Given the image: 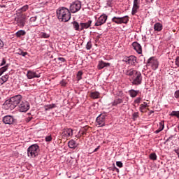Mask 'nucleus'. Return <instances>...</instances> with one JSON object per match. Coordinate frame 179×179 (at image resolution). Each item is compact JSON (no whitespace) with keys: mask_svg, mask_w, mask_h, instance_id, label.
I'll return each mask as SVG.
<instances>
[{"mask_svg":"<svg viewBox=\"0 0 179 179\" xmlns=\"http://www.w3.org/2000/svg\"><path fill=\"white\" fill-rule=\"evenodd\" d=\"M3 106H6V110H14L17 107L20 113H27L30 110V103L23 99L21 94H17L10 98L4 102Z\"/></svg>","mask_w":179,"mask_h":179,"instance_id":"nucleus-1","label":"nucleus"},{"mask_svg":"<svg viewBox=\"0 0 179 179\" xmlns=\"http://www.w3.org/2000/svg\"><path fill=\"white\" fill-rule=\"evenodd\" d=\"M125 75L129 77V82L131 83L132 86H139L142 85V73L141 71L131 68L125 71Z\"/></svg>","mask_w":179,"mask_h":179,"instance_id":"nucleus-2","label":"nucleus"},{"mask_svg":"<svg viewBox=\"0 0 179 179\" xmlns=\"http://www.w3.org/2000/svg\"><path fill=\"white\" fill-rule=\"evenodd\" d=\"M56 16L59 20L61 22H69L71 20V17H72L71 15V11L68 8L64 6H60L56 10Z\"/></svg>","mask_w":179,"mask_h":179,"instance_id":"nucleus-3","label":"nucleus"},{"mask_svg":"<svg viewBox=\"0 0 179 179\" xmlns=\"http://www.w3.org/2000/svg\"><path fill=\"white\" fill-rule=\"evenodd\" d=\"M38 152H40V147L37 144H33L30 145L27 149L28 157H37L38 156Z\"/></svg>","mask_w":179,"mask_h":179,"instance_id":"nucleus-4","label":"nucleus"},{"mask_svg":"<svg viewBox=\"0 0 179 179\" xmlns=\"http://www.w3.org/2000/svg\"><path fill=\"white\" fill-rule=\"evenodd\" d=\"M2 122L6 125H16L17 124V119L13 115H6L2 117Z\"/></svg>","mask_w":179,"mask_h":179,"instance_id":"nucleus-5","label":"nucleus"},{"mask_svg":"<svg viewBox=\"0 0 179 179\" xmlns=\"http://www.w3.org/2000/svg\"><path fill=\"white\" fill-rule=\"evenodd\" d=\"M122 62H125V64L131 65V66H136V64H138V58L135 55L126 56L122 59Z\"/></svg>","mask_w":179,"mask_h":179,"instance_id":"nucleus-6","label":"nucleus"},{"mask_svg":"<svg viewBox=\"0 0 179 179\" xmlns=\"http://www.w3.org/2000/svg\"><path fill=\"white\" fill-rule=\"evenodd\" d=\"M82 8V1L79 0H76L73 1L70 5L69 10L71 13H76V12H79Z\"/></svg>","mask_w":179,"mask_h":179,"instance_id":"nucleus-7","label":"nucleus"},{"mask_svg":"<svg viewBox=\"0 0 179 179\" xmlns=\"http://www.w3.org/2000/svg\"><path fill=\"white\" fill-rule=\"evenodd\" d=\"M146 65L150 66L152 71H156L159 68V60L155 57H151L148 59Z\"/></svg>","mask_w":179,"mask_h":179,"instance_id":"nucleus-8","label":"nucleus"},{"mask_svg":"<svg viewBox=\"0 0 179 179\" xmlns=\"http://www.w3.org/2000/svg\"><path fill=\"white\" fill-rule=\"evenodd\" d=\"M107 117V113L103 112L101 113L96 119V125L99 127L106 126V117Z\"/></svg>","mask_w":179,"mask_h":179,"instance_id":"nucleus-9","label":"nucleus"},{"mask_svg":"<svg viewBox=\"0 0 179 179\" xmlns=\"http://www.w3.org/2000/svg\"><path fill=\"white\" fill-rule=\"evenodd\" d=\"M27 21V16L25 14H21L17 17V24L21 29H23L26 26V22Z\"/></svg>","mask_w":179,"mask_h":179,"instance_id":"nucleus-10","label":"nucleus"},{"mask_svg":"<svg viewBox=\"0 0 179 179\" xmlns=\"http://www.w3.org/2000/svg\"><path fill=\"white\" fill-rule=\"evenodd\" d=\"M107 19H108V16L106 14H102L101 15L99 18L96 20V22L94 24L95 27H99V26H103L106 22H107Z\"/></svg>","mask_w":179,"mask_h":179,"instance_id":"nucleus-11","label":"nucleus"},{"mask_svg":"<svg viewBox=\"0 0 179 179\" xmlns=\"http://www.w3.org/2000/svg\"><path fill=\"white\" fill-rule=\"evenodd\" d=\"M141 0H134L133 8L131 10L132 16H135L138 13V9L141 8Z\"/></svg>","mask_w":179,"mask_h":179,"instance_id":"nucleus-12","label":"nucleus"},{"mask_svg":"<svg viewBox=\"0 0 179 179\" xmlns=\"http://www.w3.org/2000/svg\"><path fill=\"white\" fill-rule=\"evenodd\" d=\"M41 73L38 71H34L31 70H29L27 73V79H34V78H40Z\"/></svg>","mask_w":179,"mask_h":179,"instance_id":"nucleus-13","label":"nucleus"},{"mask_svg":"<svg viewBox=\"0 0 179 179\" xmlns=\"http://www.w3.org/2000/svg\"><path fill=\"white\" fill-rule=\"evenodd\" d=\"M109 66H111L110 63L105 62L103 60H99L97 65V69L99 71L103 69V68H108Z\"/></svg>","mask_w":179,"mask_h":179,"instance_id":"nucleus-14","label":"nucleus"},{"mask_svg":"<svg viewBox=\"0 0 179 179\" xmlns=\"http://www.w3.org/2000/svg\"><path fill=\"white\" fill-rule=\"evenodd\" d=\"M134 50L138 54H142V46L137 41H134L131 44Z\"/></svg>","mask_w":179,"mask_h":179,"instance_id":"nucleus-15","label":"nucleus"},{"mask_svg":"<svg viewBox=\"0 0 179 179\" xmlns=\"http://www.w3.org/2000/svg\"><path fill=\"white\" fill-rule=\"evenodd\" d=\"M92 21L91 20H88L87 22H80V27L81 31L85 30V29H89L92 26Z\"/></svg>","mask_w":179,"mask_h":179,"instance_id":"nucleus-16","label":"nucleus"},{"mask_svg":"<svg viewBox=\"0 0 179 179\" xmlns=\"http://www.w3.org/2000/svg\"><path fill=\"white\" fill-rule=\"evenodd\" d=\"M124 103V99L121 98H115L113 102H111V106L113 107H117V106H120V104H122Z\"/></svg>","mask_w":179,"mask_h":179,"instance_id":"nucleus-17","label":"nucleus"},{"mask_svg":"<svg viewBox=\"0 0 179 179\" xmlns=\"http://www.w3.org/2000/svg\"><path fill=\"white\" fill-rule=\"evenodd\" d=\"M62 134L64 136H66V138H69V136H72L73 135V129L69 128V129H65Z\"/></svg>","mask_w":179,"mask_h":179,"instance_id":"nucleus-18","label":"nucleus"},{"mask_svg":"<svg viewBox=\"0 0 179 179\" xmlns=\"http://www.w3.org/2000/svg\"><path fill=\"white\" fill-rule=\"evenodd\" d=\"M128 93H129L130 97H131L132 99H135V97H136V96H138V94H139L140 91L131 89L128 91Z\"/></svg>","mask_w":179,"mask_h":179,"instance_id":"nucleus-19","label":"nucleus"},{"mask_svg":"<svg viewBox=\"0 0 179 179\" xmlns=\"http://www.w3.org/2000/svg\"><path fill=\"white\" fill-rule=\"evenodd\" d=\"M163 129H164V120L159 122V128L154 131V134H160Z\"/></svg>","mask_w":179,"mask_h":179,"instance_id":"nucleus-20","label":"nucleus"},{"mask_svg":"<svg viewBox=\"0 0 179 179\" xmlns=\"http://www.w3.org/2000/svg\"><path fill=\"white\" fill-rule=\"evenodd\" d=\"M71 24L73 25V29L76 30V31H81L80 30V24L78 22V21L74 20L71 22Z\"/></svg>","mask_w":179,"mask_h":179,"instance_id":"nucleus-21","label":"nucleus"},{"mask_svg":"<svg viewBox=\"0 0 179 179\" xmlns=\"http://www.w3.org/2000/svg\"><path fill=\"white\" fill-rule=\"evenodd\" d=\"M79 144L76 143V141L74 140H70L68 143V146L70 149H76Z\"/></svg>","mask_w":179,"mask_h":179,"instance_id":"nucleus-22","label":"nucleus"},{"mask_svg":"<svg viewBox=\"0 0 179 179\" xmlns=\"http://www.w3.org/2000/svg\"><path fill=\"white\" fill-rule=\"evenodd\" d=\"M154 30L155 31H162V30H163V24L160 22H156L154 24Z\"/></svg>","mask_w":179,"mask_h":179,"instance_id":"nucleus-23","label":"nucleus"},{"mask_svg":"<svg viewBox=\"0 0 179 179\" xmlns=\"http://www.w3.org/2000/svg\"><path fill=\"white\" fill-rule=\"evenodd\" d=\"M120 24H127L128 22H129V16L124 15L123 17H120Z\"/></svg>","mask_w":179,"mask_h":179,"instance_id":"nucleus-24","label":"nucleus"},{"mask_svg":"<svg viewBox=\"0 0 179 179\" xmlns=\"http://www.w3.org/2000/svg\"><path fill=\"white\" fill-rule=\"evenodd\" d=\"M8 79H9V73H7L0 78V83L1 85H3V83H6L8 82Z\"/></svg>","mask_w":179,"mask_h":179,"instance_id":"nucleus-25","label":"nucleus"},{"mask_svg":"<svg viewBox=\"0 0 179 179\" xmlns=\"http://www.w3.org/2000/svg\"><path fill=\"white\" fill-rule=\"evenodd\" d=\"M9 64H6L4 66L0 68V76H2L9 69Z\"/></svg>","mask_w":179,"mask_h":179,"instance_id":"nucleus-26","label":"nucleus"},{"mask_svg":"<svg viewBox=\"0 0 179 179\" xmlns=\"http://www.w3.org/2000/svg\"><path fill=\"white\" fill-rule=\"evenodd\" d=\"M176 135H177V134H175L173 135H170L168 138H167V134L165 135V138H164V145H166L167 143V142H170L171 141H173V138H176Z\"/></svg>","mask_w":179,"mask_h":179,"instance_id":"nucleus-27","label":"nucleus"},{"mask_svg":"<svg viewBox=\"0 0 179 179\" xmlns=\"http://www.w3.org/2000/svg\"><path fill=\"white\" fill-rule=\"evenodd\" d=\"M22 36H26V31L21 29L15 33V37H17V38H20Z\"/></svg>","mask_w":179,"mask_h":179,"instance_id":"nucleus-28","label":"nucleus"},{"mask_svg":"<svg viewBox=\"0 0 179 179\" xmlns=\"http://www.w3.org/2000/svg\"><path fill=\"white\" fill-rule=\"evenodd\" d=\"M50 32H40L39 33V37L41 38H50Z\"/></svg>","mask_w":179,"mask_h":179,"instance_id":"nucleus-29","label":"nucleus"},{"mask_svg":"<svg viewBox=\"0 0 179 179\" xmlns=\"http://www.w3.org/2000/svg\"><path fill=\"white\" fill-rule=\"evenodd\" d=\"M90 97H91V99H99V97H100V92H97V91L91 92Z\"/></svg>","mask_w":179,"mask_h":179,"instance_id":"nucleus-30","label":"nucleus"},{"mask_svg":"<svg viewBox=\"0 0 179 179\" xmlns=\"http://www.w3.org/2000/svg\"><path fill=\"white\" fill-rule=\"evenodd\" d=\"M17 54H18V55H21V57H24V58H26L27 55L29 57V52H24L22 49H18Z\"/></svg>","mask_w":179,"mask_h":179,"instance_id":"nucleus-31","label":"nucleus"},{"mask_svg":"<svg viewBox=\"0 0 179 179\" xmlns=\"http://www.w3.org/2000/svg\"><path fill=\"white\" fill-rule=\"evenodd\" d=\"M111 22L113 23H115V24H121V21H120V17L114 16L111 19Z\"/></svg>","mask_w":179,"mask_h":179,"instance_id":"nucleus-32","label":"nucleus"},{"mask_svg":"<svg viewBox=\"0 0 179 179\" xmlns=\"http://www.w3.org/2000/svg\"><path fill=\"white\" fill-rule=\"evenodd\" d=\"M146 107H148L146 102H143V104H141L139 108V110L141 111V113H145L144 110L146 108Z\"/></svg>","mask_w":179,"mask_h":179,"instance_id":"nucleus-33","label":"nucleus"},{"mask_svg":"<svg viewBox=\"0 0 179 179\" xmlns=\"http://www.w3.org/2000/svg\"><path fill=\"white\" fill-rule=\"evenodd\" d=\"M55 107H57V105H55V103L46 105V106H45V111H48V110L55 108Z\"/></svg>","mask_w":179,"mask_h":179,"instance_id":"nucleus-34","label":"nucleus"},{"mask_svg":"<svg viewBox=\"0 0 179 179\" xmlns=\"http://www.w3.org/2000/svg\"><path fill=\"white\" fill-rule=\"evenodd\" d=\"M169 115L171 117H176L179 120V110H173Z\"/></svg>","mask_w":179,"mask_h":179,"instance_id":"nucleus-35","label":"nucleus"},{"mask_svg":"<svg viewBox=\"0 0 179 179\" xmlns=\"http://www.w3.org/2000/svg\"><path fill=\"white\" fill-rule=\"evenodd\" d=\"M82 76H83V71H79L76 74V78L78 82H79V80H82Z\"/></svg>","mask_w":179,"mask_h":179,"instance_id":"nucleus-36","label":"nucleus"},{"mask_svg":"<svg viewBox=\"0 0 179 179\" xmlns=\"http://www.w3.org/2000/svg\"><path fill=\"white\" fill-rule=\"evenodd\" d=\"M138 62H141V64H146V59L145 58V56H143V55L138 57Z\"/></svg>","mask_w":179,"mask_h":179,"instance_id":"nucleus-37","label":"nucleus"},{"mask_svg":"<svg viewBox=\"0 0 179 179\" xmlns=\"http://www.w3.org/2000/svg\"><path fill=\"white\" fill-rule=\"evenodd\" d=\"M139 118V112H134L132 115L133 121H136Z\"/></svg>","mask_w":179,"mask_h":179,"instance_id":"nucleus-38","label":"nucleus"},{"mask_svg":"<svg viewBox=\"0 0 179 179\" xmlns=\"http://www.w3.org/2000/svg\"><path fill=\"white\" fill-rule=\"evenodd\" d=\"M150 160H153V161L157 160V155L155 152L151 153L150 155Z\"/></svg>","mask_w":179,"mask_h":179,"instance_id":"nucleus-39","label":"nucleus"},{"mask_svg":"<svg viewBox=\"0 0 179 179\" xmlns=\"http://www.w3.org/2000/svg\"><path fill=\"white\" fill-rule=\"evenodd\" d=\"M92 47H93V44H92V40H90L86 45V50H92Z\"/></svg>","mask_w":179,"mask_h":179,"instance_id":"nucleus-40","label":"nucleus"},{"mask_svg":"<svg viewBox=\"0 0 179 179\" xmlns=\"http://www.w3.org/2000/svg\"><path fill=\"white\" fill-rule=\"evenodd\" d=\"M28 10H29V5H27V4L24 5V6H22V7L20 9V10L21 12H26V11Z\"/></svg>","mask_w":179,"mask_h":179,"instance_id":"nucleus-41","label":"nucleus"},{"mask_svg":"<svg viewBox=\"0 0 179 179\" xmlns=\"http://www.w3.org/2000/svg\"><path fill=\"white\" fill-rule=\"evenodd\" d=\"M59 83H60L61 86H62L63 87H65L66 86V85H68V82H66V80H64V79L61 80Z\"/></svg>","mask_w":179,"mask_h":179,"instance_id":"nucleus-42","label":"nucleus"},{"mask_svg":"<svg viewBox=\"0 0 179 179\" xmlns=\"http://www.w3.org/2000/svg\"><path fill=\"white\" fill-rule=\"evenodd\" d=\"M116 166L120 169H122V167H124V164H122V162L120 161H117L116 162Z\"/></svg>","mask_w":179,"mask_h":179,"instance_id":"nucleus-43","label":"nucleus"},{"mask_svg":"<svg viewBox=\"0 0 179 179\" xmlns=\"http://www.w3.org/2000/svg\"><path fill=\"white\" fill-rule=\"evenodd\" d=\"M142 100V97H137L134 101V104H139Z\"/></svg>","mask_w":179,"mask_h":179,"instance_id":"nucleus-44","label":"nucleus"},{"mask_svg":"<svg viewBox=\"0 0 179 179\" xmlns=\"http://www.w3.org/2000/svg\"><path fill=\"white\" fill-rule=\"evenodd\" d=\"M45 142H51L52 141V136L51 135L47 136L45 138Z\"/></svg>","mask_w":179,"mask_h":179,"instance_id":"nucleus-45","label":"nucleus"},{"mask_svg":"<svg viewBox=\"0 0 179 179\" xmlns=\"http://www.w3.org/2000/svg\"><path fill=\"white\" fill-rule=\"evenodd\" d=\"M31 120H33V115L28 116L25 118V122L29 123Z\"/></svg>","mask_w":179,"mask_h":179,"instance_id":"nucleus-46","label":"nucleus"},{"mask_svg":"<svg viewBox=\"0 0 179 179\" xmlns=\"http://www.w3.org/2000/svg\"><path fill=\"white\" fill-rule=\"evenodd\" d=\"M5 65H6V59L5 58H3L0 64V66H5Z\"/></svg>","mask_w":179,"mask_h":179,"instance_id":"nucleus-47","label":"nucleus"},{"mask_svg":"<svg viewBox=\"0 0 179 179\" xmlns=\"http://www.w3.org/2000/svg\"><path fill=\"white\" fill-rule=\"evenodd\" d=\"M36 20H37V15L34 16V17H31L29 19V22H31V23H33L34 22H36Z\"/></svg>","mask_w":179,"mask_h":179,"instance_id":"nucleus-48","label":"nucleus"},{"mask_svg":"<svg viewBox=\"0 0 179 179\" xmlns=\"http://www.w3.org/2000/svg\"><path fill=\"white\" fill-rule=\"evenodd\" d=\"M106 5L107 6H109L110 8H111V6H113V1L107 0Z\"/></svg>","mask_w":179,"mask_h":179,"instance_id":"nucleus-49","label":"nucleus"},{"mask_svg":"<svg viewBox=\"0 0 179 179\" xmlns=\"http://www.w3.org/2000/svg\"><path fill=\"white\" fill-rule=\"evenodd\" d=\"M175 99H179V90H176L174 93Z\"/></svg>","mask_w":179,"mask_h":179,"instance_id":"nucleus-50","label":"nucleus"},{"mask_svg":"<svg viewBox=\"0 0 179 179\" xmlns=\"http://www.w3.org/2000/svg\"><path fill=\"white\" fill-rule=\"evenodd\" d=\"M175 65L179 68V56H178L175 60Z\"/></svg>","mask_w":179,"mask_h":179,"instance_id":"nucleus-51","label":"nucleus"},{"mask_svg":"<svg viewBox=\"0 0 179 179\" xmlns=\"http://www.w3.org/2000/svg\"><path fill=\"white\" fill-rule=\"evenodd\" d=\"M57 59L58 61H61V62H66V59L64 57H58Z\"/></svg>","mask_w":179,"mask_h":179,"instance_id":"nucleus-52","label":"nucleus"},{"mask_svg":"<svg viewBox=\"0 0 179 179\" xmlns=\"http://www.w3.org/2000/svg\"><path fill=\"white\" fill-rule=\"evenodd\" d=\"M113 171H116L117 173H120V169L117 168L115 166L113 167Z\"/></svg>","mask_w":179,"mask_h":179,"instance_id":"nucleus-53","label":"nucleus"},{"mask_svg":"<svg viewBox=\"0 0 179 179\" xmlns=\"http://www.w3.org/2000/svg\"><path fill=\"white\" fill-rule=\"evenodd\" d=\"M3 48V41L0 38V50H2Z\"/></svg>","mask_w":179,"mask_h":179,"instance_id":"nucleus-54","label":"nucleus"},{"mask_svg":"<svg viewBox=\"0 0 179 179\" xmlns=\"http://www.w3.org/2000/svg\"><path fill=\"white\" fill-rule=\"evenodd\" d=\"M100 145H99L96 148H95L94 150V151L92 152V153H94V152H98V150H99V149H100Z\"/></svg>","mask_w":179,"mask_h":179,"instance_id":"nucleus-55","label":"nucleus"},{"mask_svg":"<svg viewBox=\"0 0 179 179\" xmlns=\"http://www.w3.org/2000/svg\"><path fill=\"white\" fill-rule=\"evenodd\" d=\"M122 94H124V93L122 92V91H120L119 94H117V96H119V97H121V96H122Z\"/></svg>","mask_w":179,"mask_h":179,"instance_id":"nucleus-56","label":"nucleus"},{"mask_svg":"<svg viewBox=\"0 0 179 179\" xmlns=\"http://www.w3.org/2000/svg\"><path fill=\"white\" fill-rule=\"evenodd\" d=\"M108 26L110 27L111 26V22H108Z\"/></svg>","mask_w":179,"mask_h":179,"instance_id":"nucleus-57","label":"nucleus"},{"mask_svg":"<svg viewBox=\"0 0 179 179\" xmlns=\"http://www.w3.org/2000/svg\"><path fill=\"white\" fill-rule=\"evenodd\" d=\"M27 115H31V113H28Z\"/></svg>","mask_w":179,"mask_h":179,"instance_id":"nucleus-58","label":"nucleus"},{"mask_svg":"<svg viewBox=\"0 0 179 179\" xmlns=\"http://www.w3.org/2000/svg\"><path fill=\"white\" fill-rule=\"evenodd\" d=\"M1 8H5V5H3V6H0Z\"/></svg>","mask_w":179,"mask_h":179,"instance_id":"nucleus-59","label":"nucleus"},{"mask_svg":"<svg viewBox=\"0 0 179 179\" xmlns=\"http://www.w3.org/2000/svg\"><path fill=\"white\" fill-rule=\"evenodd\" d=\"M154 113V111L153 110H151L150 112V114H152V113Z\"/></svg>","mask_w":179,"mask_h":179,"instance_id":"nucleus-60","label":"nucleus"},{"mask_svg":"<svg viewBox=\"0 0 179 179\" xmlns=\"http://www.w3.org/2000/svg\"><path fill=\"white\" fill-rule=\"evenodd\" d=\"M97 38H100V36H98Z\"/></svg>","mask_w":179,"mask_h":179,"instance_id":"nucleus-61","label":"nucleus"},{"mask_svg":"<svg viewBox=\"0 0 179 179\" xmlns=\"http://www.w3.org/2000/svg\"><path fill=\"white\" fill-rule=\"evenodd\" d=\"M145 39L146 40V37H145Z\"/></svg>","mask_w":179,"mask_h":179,"instance_id":"nucleus-62","label":"nucleus"}]
</instances>
